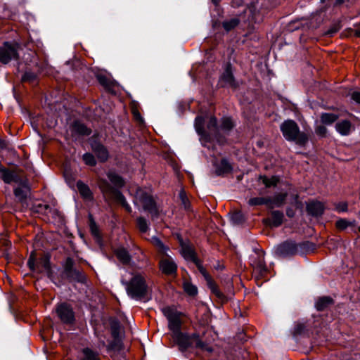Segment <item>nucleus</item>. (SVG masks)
<instances>
[{
  "mask_svg": "<svg viewBox=\"0 0 360 360\" xmlns=\"http://www.w3.org/2000/svg\"><path fill=\"white\" fill-rule=\"evenodd\" d=\"M162 311L168 320L169 329L173 333L179 330L181 324V314L169 307L164 308Z\"/></svg>",
  "mask_w": 360,
  "mask_h": 360,
  "instance_id": "0eeeda50",
  "label": "nucleus"
},
{
  "mask_svg": "<svg viewBox=\"0 0 360 360\" xmlns=\"http://www.w3.org/2000/svg\"><path fill=\"white\" fill-rule=\"evenodd\" d=\"M18 46L16 44L6 42L0 47V61L7 64L13 59H17Z\"/></svg>",
  "mask_w": 360,
  "mask_h": 360,
  "instance_id": "6e6552de",
  "label": "nucleus"
},
{
  "mask_svg": "<svg viewBox=\"0 0 360 360\" xmlns=\"http://www.w3.org/2000/svg\"><path fill=\"white\" fill-rule=\"evenodd\" d=\"M280 252L284 255H293L297 251V248L293 243H285L279 248Z\"/></svg>",
  "mask_w": 360,
  "mask_h": 360,
  "instance_id": "cd10ccee",
  "label": "nucleus"
},
{
  "mask_svg": "<svg viewBox=\"0 0 360 360\" xmlns=\"http://www.w3.org/2000/svg\"><path fill=\"white\" fill-rule=\"evenodd\" d=\"M324 205L321 202L312 201L307 204V210L313 216H320L324 211Z\"/></svg>",
  "mask_w": 360,
  "mask_h": 360,
  "instance_id": "a211bd4d",
  "label": "nucleus"
},
{
  "mask_svg": "<svg viewBox=\"0 0 360 360\" xmlns=\"http://www.w3.org/2000/svg\"><path fill=\"white\" fill-rule=\"evenodd\" d=\"M284 215L280 211H272L270 217L264 219V222L271 227H278L283 223Z\"/></svg>",
  "mask_w": 360,
  "mask_h": 360,
  "instance_id": "ddd939ff",
  "label": "nucleus"
},
{
  "mask_svg": "<svg viewBox=\"0 0 360 360\" xmlns=\"http://www.w3.org/2000/svg\"><path fill=\"white\" fill-rule=\"evenodd\" d=\"M233 127V123L231 118L224 117L221 120V129L224 131H229Z\"/></svg>",
  "mask_w": 360,
  "mask_h": 360,
  "instance_id": "e433bc0d",
  "label": "nucleus"
},
{
  "mask_svg": "<svg viewBox=\"0 0 360 360\" xmlns=\"http://www.w3.org/2000/svg\"><path fill=\"white\" fill-rule=\"evenodd\" d=\"M316 132L317 134L324 136L327 132V129L326 128V127L321 125L317 127Z\"/></svg>",
  "mask_w": 360,
  "mask_h": 360,
  "instance_id": "de8ad7c7",
  "label": "nucleus"
},
{
  "mask_svg": "<svg viewBox=\"0 0 360 360\" xmlns=\"http://www.w3.org/2000/svg\"><path fill=\"white\" fill-rule=\"evenodd\" d=\"M91 145L92 150L95 153L100 161L105 162L107 160L108 158V152L103 145L96 142H92Z\"/></svg>",
  "mask_w": 360,
  "mask_h": 360,
  "instance_id": "dca6fc26",
  "label": "nucleus"
},
{
  "mask_svg": "<svg viewBox=\"0 0 360 360\" xmlns=\"http://www.w3.org/2000/svg\"><path fill=\"white\" fill-rule=\"evenodd\" d=\"M56 312L63 323H71L75 319L72 309L65 303L59 304L56 309Z\"/></svg>",
  "mask_w": 360,
  "mask_h": 360,
  "instance_id": "1a4fd4ad",
  "label": "nucleus"
},
{
  "mask_svg": "<svg viewBox=\"0 0 360 360\" xmlns=\"http://www.w3.org/2000/svg\"><path fill=\"white\" fill-rule=\"evenodd\" d=\"M18 184L19 186L14 189V195L19 201L22 202L26 200L29 194L28 182L26 179H22L21 183H18Z\"/></svg>",
  "mask_w": 360,
  "mask_h": 360,
  "instance_id": "9b49d317",
  "label": "nucleus"
},
{
  "mask_svg": "<svg viewBox=\"0 0 360 360\" xmlns=\"http://www.w3.org/2000/svg\"><path fill=\"white\" fill-rule=\"evenodd\" d=\"M36 259H37V257H36L35 252H32V253L30 256V258L27 261V265L31 270H34L35 267L44 268L46 270H48L50 268L49 259L46 256L41 258V261L39 262V264L37 266H35Z\"/></svg>",
  "mask_w": 360,
  "mask_h": 360,
  "instance_id": "f8f14e48",
  "label": "nucleus"
},
{
  "mask_svg": "<svg viewBox=\"0 0 360 360\" xmlns=\"http://www.w3.org/2000/svg\"><path fill=\"white\" fill-rule=\"evenodd\" d=\"M71 131L72 134L79 136L89 135L91 133L90 129L78 121L75 122L72 124Z\"/></svg>",
  "mask_w": 360,
  "mask_h": 360,
  "instance_id": "412c9836",
  "label": "nucleus"
},
{
  "mask_svg": "<svg viewBox=\"0 0 360 360\" xmlns=\"http://www.w3.org/2000/svg\"><path fill=\"white\" fill-rule=\"evenodd\" d=\"M280 128L287 141H295L299 145H304L308 141L307 135L300 131L298 125L293 120H285L281 124Z\"/></svg>",
  "mask_w": 360,
  "mask_h": 360,
  "instance_id": "f03ea898",
  "label": "nucleus"
},
{
  "mask_svg": "<svg viewBox=\"0 0 360 360\" xmlns=\"http://www.w3.org/2000/svg\"><path fill=\"white\" fill-rule=\"evenodd\" d=\"M152 243L162 254H167L168 248L157 237L152 238Z\"/></svg>",
  "mask_w": 360,
  "mask_h": 360,
  "instance_id": "473e14b6",
  "label": "nucleus"
},
{
  "mask_svg": "<svg viewBox=\"0 0 360 360\" xmlns=\"http://www.w3.org/2000/svg\"><path fill=\"white\" fill-rule=\"evenodd\" d=\"M83 354L84 357L82 360H99L98 354L93 352L90 349H84Z\"/></svg>",
  "mask_w": 360,
  "mask_h": 360,
  "instance_id": "f704fd0d",
  "label": "nucleus"
},
{
  "mask_svg": "<svg viewBox=\"0 0 360 360\" xmlns=\"http://www.w3.org/2000/svg\"><path fill=\"white\" fill-rule=\"evenodd\" d=\"M249 205L252 206L255 205H266L269 207V206H271L270 204L271 202V198H264V197H257V198H252L249 200Z\"/></svg>",
  "mask_w": 360,
  "mask_h": 360,
  "instance_id": "c85d7f7f",
  "label": "nucleus"
},
{
  "mask_svg": "<svg viewBox=\"0 0 360 360\" xmlns=\"http://www.w3.org/2000/svg\"><path fill=\"white\" fill-rule=\"evenodd\" d=\"M204 118L198 116L195 118V127L198 134L201 135L204 139H212L216 138L217 135L218 128L217 126V119L214 117H210L207 125V131L203 128Z\"/></svg>",
  "mask_w": 360,
  "mask_h": 360,
  "instance_id": "20e7f679",
  "label": "nucleus"
},
{
  "mask_svg": "<svg viewBox=\"0 0 360 360\" xmlns=\"http://www.w3.org/2000/svg\"><path fill=\"white\" fill-rule=\"evenodd\" d=\"M354 223V221H349L345 219H340L336 221V227L340 230H345L346 228H347L349 226L353 225Z\"/></svg>",
  "mask_w": 360,
  "mask_h": 360,
  "instance_id": "58836bf2",
  "label": "nucleus"
},
{
  "mask_svg": "<svg viewBox=\"0 0 360 360\" xmlns=\"http://www.w3.org/2000/svg\"><path fill=\"white\" fill-rule=\"evenodd\" d=\"M342 2V0H338L336 4H341Z\"/></svg>",
  "mask_w": 360,
  "mask_h": 360,
  "instance_id": "6e6d98bb",
  "label": "nucleus"
},
{
  "mask_svg": "<svg viewBox=\"0 0 360 360\" xmlns=\"http://www.w3.org/2000/svg\"><path fill=\"white\" fill-rule=\"evenodd\" d=\"M348 31L350 32V35L354 34L357 37H360V29L354 30L352 28H349Z\"/></svg>",
  "mask_w": 360,
  "mask_h": 360,
  "instance_id": "603ef678",
  "label": "nucleus"
},
{
  "mask_svg": "<svg viewBox=\"0 0 360 360\" xmlns=\"http://www.w3.org/2000/svg\"><path fill=\"white\" fill-rule=\"evenodd\" d=\"M173 338L182 350H185L189 347L195 345L196 347L200 348L202 350L207 351L209 352H212V349L207 344L202 342L199 339L198 335L195 333L190 336L187 334L182 333L179 330L173 333Z\"/></svg>",
  "mask_w": 360,
  "mask_h": 360,
  "instance_id": "7ed1b4c3",
  "label": "nucleus"
},
{
  "mask_svg": "<svg viewBox=\"0 0 360 360\" xmlns=\"http://www.w3.org/2000/svg\"><path fill=\"white\" fill-rule=\"evenodd\" d=\"M322 2H323L325 0H321Z\"/></svg>",
  "mask_w": 360,
  "mask_h": 360,
  "instance_id": "4d7b16f0",
  "label": "nucleus"
},
{
  "mask_svg": "<svg viewBox=\"0 0 360 360\" xmlns=\"http://www.w3.org/2000/svg\"><path fill=\"white\" fill-rule=\"evenodd\" d=\"M337 119L338 116L333 113H323L321 116V120L325 124H331Z\"/></svg>",
  "mask_w": 360,
  "mask_h": 360,
  "instance_id": "72a5a7b5",
  "label": "nucleus"
},
{
  "mask_svg": "<svg viewBox=\"0 0 360 360\" xmlns=\"http://www.w3.org/2000/svg\"><path fill=\"white\" fill-rule=\"evenodd\" d=\"M67 273L68 276L75 277L79 282L83 283L85 281V276L81 274V271H65Z\"/></svg>",
  "mask_w": 360,
  "mask_h": 360,
  "instance_id": "a19ab883",
  "label": "nucleus"
},
{
  "mask_svg": "<svg viewBox=\"0 0 360 360\" xmlns=\"http://www.w3.org/2000/svg\"><path fill=\"white\" fill-rule=\"evenodd\" d=\"M121 281L127 295L132 299L141 300L148 293V286L146 278L138 271H124Z\"/></svg>",
  "mask_w": 360,
  "mask_h": 360,
  "instance_id": "f257e3e1",
  "label": "nucleus"
},
{
  "mask_svg": "<svg viewBox=\"0 0 360 360\" xmlns=\"http://www.w3.org/2000/svg\"><path fill=\"white\" fill-rule=\"evenodd\" d=\"M177 265L174 259L167 254L162 257L160 261V270H176Z\"/></svg>",
  "mask_w": 360,
  "mask_h": 360,
  "instance_id": "f3484780",
  "label": "nucleus"
},
{
  "mask_svg": "<svg viewBox=\"0 0 360 360\" xmlns=\"http://www.w3.org/2000/svg\"><path fill=\"white\" fill-rule=\"evenodd\" d=\"M135 203L142 205L143 210L149 212L153 216L157 215L158 209L153 198L142 188L136 191Z\"/></svg>",
  "mask_w": 360,
  "mask_h": 360,
  "instance_id": "423d86ee",
  "label": "nucleus"
},
{
  "mask_svg": "<svg viewBox=\"0 0 360 360\" xmlns=\"http://www.w3.org/2000/svg\"><path fill=\"white\" fill-rule=\"evenodd\" d=\"M0 174L3 181L6 184L21 183V179L15 172L4 167H0Z\"/></svg>",
  "mask_w": 360,
  "mask_h": 360,
  "instance_id": "4468645a",
  "label": "nucleus"
},
{
  "mask_svg": "<svg viewBox=\"0 0 360 360\" xmlns=\"http://www.w3.org/2000/svg\"><path fill=\"white\" fill-rule=\"evenodd\" d=\"M214 167L215 172L218 176L228 174L233 169L231 165L226 159H222L219 163L215 162Z\"/></svg>",
  "mask_w": 360,
  "mask_h": 360,
  "instance_id": "6ab92c4d",
  "label": "nucleus"
},
{
  "mask_svg": "<svg viewBox=\"0 0 360 360\" xmlns=\"http://www.w3.org/2000/svg\"><path fill=\"white\" fill-rule=\"evenodd\" d=\"M287 197L286 193H278L271 198V205L269 208H274V207H281L285 202Z\"/></svg>",
  "mask_w": 360,
  "mask_h": 360,
  "instance_id": "bb28decb",
  "label": "nucleus"
},
{
  "mask_svg": "<svg viewBox=\"0 0 360 360\" xmlns=\"http://www.w3.org/2000/svg\"><path fill=\"white\" fill-rule=\"evenodd\" d=\"M179 198L181 200L184 209L188 210L190 209V203L184 191H181L179 193Z\"/></svg>",
  "mask_w": 360,
  "mask_h": 360,
  "instance_id": "79ce46f5",
  "label": "nucleus"
},
{
  "mask_svg": "<svg viewBox=\"0 0 360 360\" xmlns=\"http://www.w3.org/2000/svg\"><path fill=\"white\" fill-rule=\"evenodd\" d=\"M36 75L32 72H27L22 76L23 81L34 82L36 79Z\"/></svg>",
  "mask_w": 360,
  "mask_h": 360,
  "instance_id": "a18cd8bd",
  "label": "nucleus"
},
{
  "mask_svg": "<svg viewBox=\"0 0 360 360\" xmlns=\"http://www.w3.org/2000/svg\"><path fill=\"white\" fill-rule=\"evenodd\" d=\"M82 158L85 164L87 165L94 166L96 164V161L95 160L94 156L89 153L84 154Z\"/></svg>",
  "mask_w": 360,
  "mask_h": 360,
  "instance_id": "ea45409f",
  "label": "nucleus"
},
{
  "mask_svg": "<svg viewBox=\"0 0 360 360\" xmlns=\"http://www.w3.org/2000/svg\"><path fill=\"white\" fill-rule=\"evenodd\" d=\"M332 299L329 297H320L316 302V308L319 311H322L325 308H326L328 306L332 304Z\"/></svg>",
  "mask_w": 360,
  "mask_h": 360,
  "instance_id": "7c9ffc66",
  "label": "nucleus"
},
{
  "mask_svg": "<svg viewBox=\"0 0 360 360\" xmlns=\"http://www.w3.org/2000/svg\"><path fill=\"white\" fill-rule=\"evenodd\" d=\"M220 82L223 86L236 87L237 84L235 82L231 66L228 65L220 77Z\"/></svg>",
  "mask_w": 360,
  "mask_h": 360,
  "instance_id": "2eb2a0df",
  "label": "nucleus"
},
{
  "mask_svg": "<svg viewBox=\"0 0 360 360\" xmlns=\"http://www.w3.org/2000/svg\"><path fill=\"white\" fill-rule=\"evenodd\" d=\"M239 23V20L234 18L223 22V27L226 31H230L236 27Z\"/></svg>",
  "mask_w": 360,
  "mask_h": 360,
  "instance_id": "c9c22d12",
  "label": "nucleus"
},
{
  "mask_svg": "<svg viewBox=\"0 0 360 360\" xmlns=\"http://www.w3.org/2000/svg\"><path fill=\"white\" fill-rule=\"evenodd\" d=\"M335 129L342 136H347L351 132L352 124L348 120H342L336 123Z\"/></svg>",
  "mask_w": 360,
  "mask_h": 360,
  "instance_id": "4be33fe9",
  "label": "nucleus"
},
{
  "mask_svg": "<svg viewBox=\"0 0 360 360\" xmlns=\"http://www.w3.org/2000/svg\"><path fill=\"white\" fill-rule=\"evenodd\" d=\"M264 252L262 250L255 252L250 257V262L252 267L255 270H267L269 268L266 266L264 260Z\"/></svg>",
  "mask_w": 360,
  "mask_h": 360,
  "instance_id": "9d476101",
  "label": "nucleus"
},
{
  "mask_svg": "<svg viewBox=\"0 0 360 360\" xmlns=\"http://www.w3.org/2000/svg\"><path fill=\"white\" fill-rule=\"evenodd\" d=\"M118 324H114L112 326V336L115 338V339H117V337H118V335H119V332H118Z\"/></svg>",
  "mask_w": 360,
  "mask_h": 360,
  "instance_id": "09e8293b",
  "label": "nucleus"
},
{
  "mask_svg": "<svg viewBox=\"0 0 360 360\" xmlns=\"http://www.w3.org/2000/svg\"><path fill=\"white\" fill-rule=\"evenodd\" d=\"M214 4H217L219 0H212Z\"/></svg>",
  "mask_w": 360,
  "mask_h": 360,
  "instance_id": "5fc2aeb1",
  "label": "nucleus"
},
{
  "mask_svg": "<svg viewBox=\"0 0 360 360\" xmlns=\"http://www.w3.org/2000/svg\"><path fill=\"white\" fill-rule=\"evenodd\" d=\"M77 188L82 195V197L85 199L90 200L92 199V193L89 188V187L83 183L81 181H77Z\"/></svg>",
  "mask_w": 360,
  "mask_h": 360,
  "instance_id": "b1692460",
  "label": "nucleus"
},
{
  "mask_svg": "<svg viewBox=\"0 0 360 360\" xmlns=\"http://www.w3.org/2000/svg\"><path fill=\"white\" fill-rule=\"evenodd\" d=\"M181 255L186 260L192 261L198 265L195 253L191 246L183 245L181 246ZM198 267L200 268L199 266H198Z\"/></svg>",
  "mask_w": 360,
  "mask_h": 360,
  "instance_id": "5701e85b",
  "label": "nucleus"
},
{
  "mask_svg": "<svg viewBox=\"0 0 360 360\" xmlns=\"http://www.w3.org/2000/svg\"><path fill=\"white\" fill-rule=\"evenodd\" d=\"M98 186L105 196L112 198L120 203L127 212H131V208L127 203L124 196L119 191L112 188L106 180L100 179Z\"/></svg>",
  "mask_w": 360,
  "mask_h": 360,
  "instance_id": "39448f33",
  "label": "nucleus"
},
{
  "mask_svg": "<svg viewBox=\"0 0 360 360\" xmlns=\"http://www.w3.org/2000/svg\"><path fill=\"white\" fill-rule=\"evenodd\" d=\"M286 214L289 217H293L295 215V212L292 209L288 208L286 210Z\"/></svg>",
  "mask_w": 360,
  "mask_h": 360,
  "instance_id": "864d4df0",
  "label": "nucleus"
},
{
  "mask_svg": "<svg viewBox=\"0 0 360 360\" xmlns=\"http://www.w3.org/2000/svg\"><path fill=\"white\" fill-rule=\"evenodd\" d=\"M232 222L235 224H238L243 221V214L240 212H234L231 217Z\"/></svg>",
  "mask_w": 360,
  "mask_h": 360,
  "instance_id": "37998d69",
  "label": "nucleus"
},
{
  "mask_svg": "<svg viewBox=\"0 0 360 360\" xmlns=\"http://www.w3.org/2000/svg\"><path fill=\"white\" fill-rule=\"evenodd\" d=\"M347 203L346 202H340L335 205V209L338 212H346L347 210Z\"/></svg>",
  "mask_w": 360,
  "mask_h": 360,
  "instance_id": "49530a36",
  "label": "nucleus"
},
{
  "mask_svg": "<svg viewBox=\"0 0 360 360\" xmlns=\"http://www.w3.org/2000/svg\"><path fill=\"white\" fill-rule=\"evenodd\" d=\"M352 98L357 103L360 104V92L355 91L352 94Z\"/></svg>",
  "mask_w": 360,
  "mask_h": 360,
  "instance_id": "8fccbe9b",
  "label": "nucleus"
},
{
  "mask_svg": "<svg viewBox=\"0 0 360 360\" xmlns=\"http://www.w3.org/2000/svg\"><path fill=\"white\" fill-rule=\"evenodd\" d=\"M115 254L120 262L123 264H127L129 262L130 256L126 249L119 248L115 250Z\"/></svg>",
  "mask_w": 360,
  "mask_h": 360,
  "instance_id": "a878e982",
  "label": "nucleus"
},
{
  "mask_svg": "<svg viewBox=\"0 0 360 360\" xmlns=\"http://www.w3.org/2000/svg\"><path fill=\"white\" fill-rule=\"evenodd\" d=\"M108 177L110 182L116 186L121 187L124 185L122 179L115 173L108 172Z\"/></svg>",
  "mask_w": 360,
  "mask_h": 360,
  "instance_id": "2f4dec72",
  "label": "nucleus"
},
{
  "mask_svg": "<svg viewBox=\"0 0 360 360\" xmlns=\"http://www.w3.org/2000/svg\"><path fill=\"white\" fill-rule=\"evenodd\" d=\"M90 227L92 234L96 237H98L99 234L96 224L94 223H91Z\"/></svg>",
  "mask_w": 360,
  "mask_h": 360,
  "instance_id": "3c124183",
  "label": "nucleus"
},
{
  "mask_svg": "<svg viewBox=\"0 0 360 360\" xmlns=\"http://www.w3.org/2000/svg\"><path fill=\"white\" fill-rule=\"evenodd\" d=\"M202 275L206 280L207 285L208 288L211 290L212 292L214 293L217 297L221 296V292L217 288V286L214 281L212 280L211 276L209 275L208 271H202Z\"/></svg>",
  "mask_w": 360,
  "mask_h": 360,
  "instance_id": "393cba45",
  "label": "nucleus"
},
{
  "mask_svg": "<svg viewBox=\"0 0 360 360\" xmlns=\"http://www.w3.org/2000/svg\"><path fill=\"white\" fill-rule=\"evenodd\" d=\"M137 226L141 233L147 232L148 225L147 221L143 217L137 218Z\"/></svg>",
  "mask_w": 360,
  "mask_h": 360,
  "instance_id": "4c0bfd02",
  "label": "nucleus"
},
{
  "mask_svg": "<svg viewBox=\"0 0 360 360\" xmlns=\"http://www.w3.org/2000/svg\"><path fill=\"white\" fill-rule=\"evenodd\" d=\"M182 287L184 292L192 297H195L198 295V290L196 285L193 284L189 280L186 278H183V283Z\"/></svg>",
  "mask_w": 360,
  "mask_h": 360,
  "instance_id": "aec40b11",
  "label": "nucleus"
},
{
  "mask_svg": "<svg viewBox=\"0 0 360 360\" xmlns=\"http://www.w3.org/2000/svg\"><path fill=\"white\" fill-rule=\"evenodd\" d=\"M259 179L262 180V183L266 188L276 186L279 182V178L277 176H272L270 178L267 177L266 176H260Z\"/></svg>",
  "mask_w": 360,
  "mask_h": 360,
  "instance_id": "c756f323",
  "label": "nucleus"
},
{
  "mask_svg": "<svg viewBox=\"0 0 360 360\" xmlns=\"http://www.w3.org/2000/svg\"><path fill=\"white\" fill-rule=\"evenodd\" d=\"M341 28L340 22L335 23L332 25V27L328 30L326 34L331 37L336 32H338Z\"/></svg>",
  "mask_w": 360,
  "mask_h": 360,
  "instance_id": "c03bdc74",
  "label": "nucleus"
}]
</instances>
